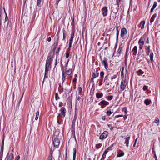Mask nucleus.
Listing matches in <instances>:
<instances>
[{
  "mask_svg": "<svg viewBox=\"0 0 160 160\" xmlns=\"http://www.w3.org/2000/svg\"><path fill=\"white\" fill-rule=\"evenodd\" d=\"M60 143L59 139L58 138H55L53 141V144L54 147H57Z\"/></svg>",
  "mask_w": 160,
  "mask_h": 160,
  "instance_id": "6",
  "label": "nucleus"
},
{
  "mask_svg": "<svg viewBox=\"0 0 160 160\" xmlns=\"http://www.w3.org/2000/svg\"><path fill=\"white\" fill-rule=\"evenodd\" d=\"M104 72L103 71H102L100 73V76H101V78L102 79L103 78V76L104 75Z\"/></svg>",
  "mask_w": 160,
  "mask_h": 160,
  "instance_id": "44",
  "label": "nucleus"
},
{
  "mask_svg": "<svg viewBox=\"0 0 160 160\" xmlns=\"http://www.w3.org/2000/svg\"><path fill=\"white\" fill-rule=\"evenodd\" d=\"M66 76L65 73H62V82H63L66 79Z\"/></svg>",
  "mask_w": 160,
  "mask_h": 160,
  "instance_id": "41",
  "label": "nucleus"
},
{
  "mask_svg": "<svg viewBox=\"0 0 160 160\" xmlns=\"http://www.w3.org/2000/svg\"><path fill=\"white\" fill-rule=\"evenodd\" d=\"M146 39L144 35L141 37L138 42V44L139 45V48L140 50L142 49L144 43V40Z\"/></svg>",
  "mask_w": 160,
  "mask_h": 160,
  "instance_id": "1",
  "label": "nucleus"
},
{
  "mask_svg": "<svg viewBox=\"0 0 160 160\" xmlns=\"http://www.w3.org/2000/svg\"><path fill=\"white\" fill-rule=\"evenodd\" d=\"M101 144L100 143L96 144V148L97 149H99L101 147Z\"/></svg>",
  "mask_w": 160,
  "mask_h": 160,
  "instance_id": "47",
  "label": "nucleus"
},
{
  "mask_svg": "<svg viewBox=\"0 0 160 160\" xmlns=\"http://www.w3.org/2000/svg\"><path fill=\"white\" fill-rule=\"evenodd\" d=\"M124 67H123L122 68V69L121 71V77H124Z\"/></svg>",
  "mask_w": 160,
  "mask_h": 160,
  "instance_id": "36",
  "label": "nucleus"
},
{
  "mask_svg": "<svg viewBox=\"0 0 160 160\" xmlns=\"http://www.w3.org/2000/svg\"><path fill=\"white\" fill-rule=\"evenodd\" d=\"M113 147V144H112L110 145V146L108 148H107L105 151L104 152L107 153L109 151L111 150H112V147Z\"/></svg>",
  "mask_w": 160,
  "mask_h": 160,
  "instance_id": "21",
  "label": "nucleus"
},
{
  "mask_svg": "<svg viewBox=\"0 0 160 160\" xmlns=\"http://www.w3.org/2000/svg\"><path fill=\"white\" fill-rule=\"evenodd\" d=\"M63 106V103L62 102H60L59 104V107H61Z\"/></svg>",
  "mask_w": 160,
  "mask_h": 160,
  "instance_id": "54",
  "label": "nucleus"
},
{
  "mask_svg": "<svg viewBox=\"0 0 160 160\" xmlns=\"http://www.w3.org/2000/svg\"><path fill=\"white\" fill-rule=\"evenodd\" d=\"M102 79L99 81V86H101L102 85Z\"/></svg>",
  "mask_w": 160,
  "mask_h": 160,
  "instance_id": "57",
  "label": "nucleus"
},
{
  "mask_svg": "<svg viewBox=\"0 0 160 160\" xmlns=\"http://www.w3.org/2000/svg\"><path fill=\"white\" fill-rule=\"evenodd\" d=\"M69 56V54L68 53H67L66 54L65 57L66 58H68Z\"/></svg>",
  "mask_w": 160,
  "mask_h": 160,
  "instance_id": "63",
  "label": "nucleus"
},
{
  "mask_svg": "<svg viewBox=\"0 0 160 160\" xmlns=\"http://www.w3.org/2000/svg\"><path fill=\"white\" fill-rule=\"evenodd\" d=\"M72 30L71 31V38H73L74 33L75 32V29L74 28V24L72 23Z\"/></svg>",
  "mask_w": 160,
  "mask_h": 160,
  "instance_id": "9",
  "label": "nucleus"
},
{
  "mask_svg": "<svg viewBox=\"0 0 160 160\" xmlns=\"http://www.w3.org/2000/svg\"><path fill=\"white\" fill-rule=\"evenodd\" d=\"M151 100H149L148 99H146L144 100V102L145 104L147 106L151 102Z\"/></svg>",
  "mask_w": 160,
  "mask_h": 160,
  "instance_id": "29",
  "label": "nucleus"
},
{
  "mask_svg": "<svg viewBox=\"0 0 160 160\" xmlns=\"http://www.w3.org/2000/svg\"><path fill=\"white\" fill-rule=\"evenodd\" d=\"M108 134V132L107 131H104V132L100 135L99 137V139L102 140L105 139L107 137Z\"/></svg>",
  "mask_w": 160,
  "mask_h": 160,
  "instance_id": "2",
  "label": "nucleus"
},
{
  "mask_svg": "<svg viewBox=\"0 0 160 160\" xmlns=\"http://www.w3.org/2000/svg\"><path fill=\"white\" fill-rule=\"evenodd\" d=\"M159 120L158 117H155L154 122L156 123H158V125L159 124Z\"/></svg>",
  "mask_w": 160,
  "mask_h": 160,
  "instance_id": "38",
  "label": "nucleus"
},
{
  "mask_svg": "<svg viewBox=\"0 0 160 160\" xmlns=\"http://www.w3.org/2000/svg\"><path fill=\"white\" fill-rule=\"evenodd\" d=\"M157 6V2H154V4H153L152 7L153 8H155Z\"/></svg>",
  "mask_w": 160,
  "mask_h": 160,
  "instance_id": "50",
  "label": "nucleus"
},
{
  "mask_svg": "<svg viewBox=\"0 0 160 160\" xmlns=\"http://www.w3.org/2000/svg\"><path fill=\"white\" fill-rule=\"evenodd\" d=\"M71 47H72V44H69V47L68 49V51H69L70 50L71 48Z\"/></svg>",
  "mask_w": 160,
  "mask_h": 160,
  "instance_id": "60",
  "label": "nucleus"
},
{
  "mask_svg": "<svg viewBox=\"0 0 160 160\" xmlns=\"http://www.w3.org/2000/svg\"><path fill=\"white\" fill-rule=\"evenodd\" d=\"M148 89V87L146 85H144L143 87V90L144 91Z\"/></svg>",
  "mask_w": 160,
  "mask_h": 160,
  "instance_id": "48",
  "label": "nucleus"
},
{
  "mask_svg": "<svg viewBox=\"0 0 160 160\" xmlns=\"http://www.w3.org/2000/svg\"><path fill=\"white\" fill-rule=\"evenodd\" d=\"M51 63L46 62L45 64V71L46 72H48L49 68H50Z\"/></svg>",
  "mask_w": 160,
  "mask_h": 160,
  "instance_id": "11",
  "label": "nucleus"
},
{
  "mask_svg": "<svg viewBox=\"0 0 160 160\" xmlns=\"http://www.w3.org/2000/svg\"><path fill=\"white\" fill-rule=\"evenodd\" d=\"M117 77V75H113V76H111V77L110 78V80L111 81L110 82V84H112V82L113 81V79H116Z\"/></svg>",
  "mask_w": 160,
  "mask_h": 160,
  "instance_id": "22",
  "label": "nucleus"
},
{
  "mask_svg": "<svg viewBox=\"0 0 160 160\" xmlns=\"http://www.w3.org/2000/svg\"><path fill=\"white\" fill-rule=\"evenodd\" d=\"M73 38H70V39L69 41V44H72V42L73 41Z\"/></svg>",
  "mask_w": 160,
  "mask_h": 160,
  "instance_id": "56",
  "label": "nucleus"
},
{
  "mask_svg": "<svg viewBox=\"0 0 160 160\" xmlns=\"http://www.w3.org/2000/svg\"><path fill=\"white\" fill-rule=\"evenodd\" d=\"M77 150L76 148H74L73 150V160H75Z\"/></svg>",
  "mask_w": 160,
  "mask_h": 160,
  "instance_id": "18",
  "label": "nucleus"
},
{
  "mask_svg": "<svg viewBox=\"0 0 160 160\" xmlns=\"http://www.w3.org/2000/svg\"><path fill=\"white\" fill-rule=\"evenodd\" d=\"M67 33L66 31L63 29V40H64L66 37Z\"/></svg>",
  "mask_w": 160,
  "mask_h": 160,
  "instance_id": "28",
  "label": "nucleus"
},
{
  "mask_svg": "<svg viewBox=\"0 0 160 160\" xmlns=\"http://www.w3.org/2000/svg\"><path fill=\"white\" fill-rule=\"evenodd\" d=\"M123 116L122 115H116L115 116V118H118V117H123Z\"/></svg>",
  "mask_w": 160,
  "mask_h": 160,
  "instance_id": "59",
  "label": "nucleus"
},
{
  "mask_svg": "<svg viewBox=\"0 0 160 160\" xmlns=\"http://www.w3.org/2000/svg\"><path fill=\"white\" fill-rule=\"evenodd\" d=\"M116 29L117 31V33H116V40H118L119 34V27L118 26H117L116 27Z\"/></svg>",
  "mask_w": 160,
  "mask_h": 160,
  "instance_id": "27",
  "label": "nucleus"
},
{
  "mask_svg": "<svg viewBox=\"0 0 160 160\" xmlns=\"http://www.w3.org/2000/svg\"><path fill=\"white\" fill-rule=\"evenodd\" d=\"M127 33V30L126 28H123L121 29L120 36L122 38H123L125 35H126Z\"/></svg>",
  "mask_w": 160,
  "mask_h": 160,
  "instance_id": "5",
  "label": "nucleus"
},
{
  "mask_svg": "<svg viewBox=\"0 0 160 160\" xmlns=\"http://www.w3.org/2000/svg\"><path fill=\"white\" fill-rule=\"evenodd\" d=\"M110 74H108L105 77L104 82H105L106 81L108 80V78H109Z\"/></svg>",
  "mask_w": 160,
  "mask_h": 160,
  "instance_id": "32",
  "label": "nucleus"
},
{
  "mask_svg": "<svg viewBox=\"0 0 160 160\" xmlns=\"http://www.w3.org/2000/svg\"><path fill=\"white\" fill-rule=\"evenodd\" d=\"M102 36H106L107 37H108L109 39L110 38V36L109 35H108V34H107L105 32H104Z\"/></svg>",
  "mask_w": 160,
  "mask_h": 160,
  "instance_id": "45",
  "label": "nucleus"
},
{
  "mask_svg": "<svg viewBox=\"0 0 160 160\" xmlns=\"http://www.w3.org/2000/svg\"><path fill=\"white\" fill-rule=\"evenodd\" d=\"M119 7V5L118 4H115L112 5V8H113V10L115 12H117L118 10V7Z\"/></svg>",
  "mask_w": 160,
  "mask_h": 160,
  "instance_id": "14",
  "label": "nucleus"
},
{
  "mask_svg": "<svg viewBox=\"0 0 160 160\" xmlns=\"http://www.w3.org/2000/svg\"><path fill=\"white\" fill-rule=\"evenodd\" d=\"M124 155V153L122 152V153L118 152L117 154V157H121L123 156Z\"/></svg>",
  "mask_w": 160,
  "mask_h": 160,
  "instance_id": "33",
  "label": "nucleus"
},
{
  "mask_svg": "<svg viewBox=\"0 0 160 160\" xmlns=\"http://www.w3.org/2000/svg\"><path fill=\"white\" fill-rule=\"evenodd\" d=\"M99 75V73L97 72H93L92 73V78H95L96 77H98Z\"/></svg>",
  "mask_w": 160,
  "mask_h": 160,
  "instance_id": "24",
  "label": "nucleus"
},
{
  "mask_svg": "<svg viewBox=\"0 0 160 160\" xmlns=\"http://www.w3.org/2000/svg\"><path fill=\"white\" fill-rule=\"evenodd\" d=\"M47 41L48 42H50L51 41V38L50 37H49L48 38Z\"/></svg>",
  "mask_w": 160,
  "mask_h": 160,
  "instance_id": "64",
  "label": "nucleus"
},
{
  "mask_svg": "<svg viewBox=\"0 0 160 160\" xmlns=\"http://www.w3.org/2000/svg\"><path fill=\"white\" fill-rule=\"evenodd\" d=\"M130 137L129 136L126 138V140L125 142H124V143L126 144V145L127 147H128L129 146V140L130 139Z\"/></svg>",
  "mask_w": 160,
  "mask_h": 160,
  "instance_id": "17",
  "label": "nucleus"
},
{
  "mask_svg": "<svg viewBox=\"0 0 160 160\" xmlns=\"http://www.w3.org/2000/svg\"><path fill=\"white\" fill-rule=\"evenodd\" d=\"M48 72L45 71V75H44V79L43 80V82H42V83H43V82H44V79L45 78H48V76L47 75L48 74Z\"/></svg>",
  "mask_w": 160,
  "mask_h": 160,
  "instance_id": "43",
  "label": "nucleus"
},
{
  "mask_svg": "<svg viewBox=\"0 0 160 160\" xmlns=\"http://www.w3.org/2000/svg\"><path fill=\"white\" fill-rule=\"evenodd\" d=\"M60 50V47L58 48L56 50V52L57 53H58Z\"/></svg>",
  "mask_w": 160,
  "mask_h": 160,
  "instance_id": "55",
  "label": "nucleus"
},
{
  "mask_svg": "<svg viewBox=\"0 0 160 160\" xmlns=\"http://www.w3.org/2000/svg\"><path fill=\"white\" fill-rule=\"evenodd\" d=\"M138 72L139 73H140L141 74H144V72L143 71H142L141 69H139L138 71Z\"/></svg>",
  "mask_w": 160,
  "mask_h": 160,
  "instance_id": "52",
  "label": "nucleus"
},
{
  "mask_svg": "<svg viewBox=\"0 0 160 160\" xmlns=\"http://www.w3.org/2000/svg\"><path fill=\"white\" fill-rule=\"evenodd\" d=\"M55 99L56 100H58L60 99V98L58 95V94L57 93H56L55 94Z\"/></svg>",
  "mask_w": 160,
  "mask_h": 160,
  "instance_id": "37",
  "label": "nucleus"
},
{
  "mask_svg": "<svg viewBox=\"0 0 160 160\" xmlns=\"http://www.w3.org/2000/svg\"><path fill=\"white\" fill-rule=\"evenodd\" d=\"M13 158L14 155L12 153H10L9 155H8V153L6 159V160H13Z\"/></svg>",
  "mask_w": 160,
  "mask_h": 160,
  "instance_id": "10",
  "label": "nucleus"
},
{
  "mask_svg": "<svg viewBox=\"0 0 160 160\" xmlns=\"http://www.w3.org/2000/svg\"><path fill=\"white\" fill-rule=\"evenodd\" d=\"M106 154L107 153H106L104 152L102 155V158L100 160H104L105 158L106 157Z\"/></svg>",
  "mask_w": 160,
  "mask_h": 160,
  "instance_id": "35",
  "label": "nucleus"
},
{
  "mask_svg": "<svg viewBox=\"0 0 160 160\" xmlns=\"http://www.w3.org/2000/svg\"><path fill=\"white\" fill-rule=\"evenodd\" d=\"M108 127L109 128L111 129V130H112L113 128V127L112 126L111 124H108Z\"/></svg>",
  "mask_w": 160,
  "mask_h": 160,
  "instance_id": "53",
  "label": "nucleus"
},
{
  "mask_svg": "<svg viewBox=\"0 0 160 160\" xmlns=\"http://www.w3.org/2000/svg\"><path fill=\"white\" fill-rule=\"evenodd\" d=\"M146 43L147 44H149V38H147V40L146 41Z\"/></svg>",
  "mask_w": 160,
  "mask_h": 160,
  "instance_id": "61",
  "label": "nucleus"
},
{
  "mask_svg": "<svg viewBox=\"0 0 160 160\" xmlns=\"http://www.w3.org/2000/svg\"><path fill=\"white\" fill-rule=\"evenodd\" d=\"M76 119V116H74V119L72 121V125H71L72 127V128H74V127Z\"/></svg>",
  "mask_w": 160,
  "mask_h": 160,
  "instance_id": "25",
  "label": "nucleus"
},
{
  "mask_svg": "<svg viewBox=\"0 0 160 160\" xmlns=\"http://www.w3.org/2000/svg\"><path fill=\"white\" fill-rule=\"evenodd\" d=\"M3 151V148H1V151L0 152V156H1V157H2Z\"/></svg>",
  "mask_w": 160,
  "mask_h": 160,
  "instance_id": "42",
  "label": "nucleus"
},
{
  "mask_svg": "<svg viewBox=\"0 0 160 160\" xmlns=\"http://www.w3.org/2000/svg\"><path fill=\"white\" fill-rule=\"evenodd\" d=\"M60 111L61 112V113L62 114V115L63 117H65L66 112V109L64 107L62 108L60 110Z\"/></svg>",
  "mask_w": 160,
  "mask_h": 160,
  "instance_id": "12",
  "label": "nucleus"
},
{
  "mask_svg": "<svg viewBox=\"0 0 160 160\" xmlns=\"http://www.w3.org/2000/svg\"><path fill=\"white\" fill-rule=\"evenodd\" d=\"M150 47H151L150 45H148V46H145V49L146 50V53L147 56H148L150 54Z\"/></svg>",
  "mask_w": 160,
  "mask_h": 160,
  "instance_id": "8",
  "label": "nucleus"
},
{
  "mask_svg": "<svg viewBox=\"0 0 160 160\" xmlns=\"http://www.w3.org/2000/svg\"><path fill=\"white\" fill-rule=\"evenodd\" d=\"M5 137V136H4V135L3 134V138H2V145L1 148H3L4 142Z\"/></svg>",
  "mask_w": 160,
  "mask_h": 160,
  "instance_id": "40",
  "label": "nucleus"
},
{
  "mask_svg": "<svg viewBox=\"0 0 160 160\" xmlns=\"http://www.w3.org/2000/svg\"><path fill=\"white\" fill-rule=\"evenodd\" d=\"M145 23V21H142L140 22L139 25L141 27V29H143L144 28Z\"/></svg>",
  "mask_w": 160,
  "mask_h": 160,
  "instance_id": "20",
  "label": "nucleus"
},
{
  "mask_svg": "<svg viewBox=\"0 0 160 160\" xmlns=\"http://www.w3.org/2000/svg\"><path fill=\"white\" fill-rule=\"evenodd\" d=\"M42 0H37V5L38 6H39L41 4Z\"/></svg>",
  "mask_w": 160,
  "mask_h": 160,
  "instance_id": "49",
  "label": "nucleus"
},
{
  "mask_svg": "<svg viewBox=\"0 0 160 160\" xmlns=\"http://www.w3.org/2000/svg\"><path fill=\"white\" fill-rule=\"evenodd\" d=\"M112 113V112H111V111L109 110H108L106 112V114L107 116H110V115Z\"/></svg>",
  "mask_w": 160,
  "mask_h": 160,
  "instance_id": "39",
  "label": "nucleus"
},
{
  "mask_svg": "<svg viewBox=\"0 0 160 160\" xmlns=\"http://www.w3.org/2000/svg\"><path fill=\"white\" fill-rule=\"evenodd\" d=\"M153 53L152 52H151L150 55V57L151 61V62L152 63V65H153V62H154V61L153 59Z\"/></svg>",
  "mask_w": 160,
  "mask_h": 160,
  "instance_id": "16",
  "label": "nucleus"
},
{
  "mask_svg": "<svg viewBox=\"0 0 160 160\" xmlns=\"http://www.w3.org/2000/svg\"><path fill=\"white\" fill-rule=\"evenodd\" d=\"M102 12L103 17H105L107 16L108 9L106 7L104 6L102 8Z\"/></svg>",
  "mask_w": 160,
  "mask_h": 160,
  "instance_id": "7",
  "label": "nucleus"
},
{
  "mask_svg": "<svg viewBox=\"0 0 160 160\" xmlns=\"http://www.w3.org/2000/svg\"><path fill=\"white\" fill-rule=\"evenodd\" d=\"M53 60L51 56L48 55L47 57L46 62L51 63Z\"/></svg>",
  "mask_w": 160,
  "mask_h": 160,
  "instance_id": "15",
  "label": "nucleus"
},
{
  "mask_svg": "<svg viewBox=\"0 0 160 160\" xmlns=\"http://www.w3.org/2000/svg\"><path fill=\"white\" fill-rule=\"evenodd\" d=\"M101 60L102 61L101 62L102 63L103 65L105 68L106 69H107L108 67V60L107 59V58L105 57L103 60H102V59H101Z\"/></svg>",
  "mask_w": 160,
  "mask_h": 160,
  "instance_id": "3",
  "label": "nucleus"
},
{
  "mask_svg": "<svg viewBox=\"0 0 160 160\" xmlns=\"http://www.w3.org/2000/svg\"><path fill=\"white\" fill-rule=\"evenodd\" d=\"M113 98V96L112 95L108 96V100H111Z\"/></svg>",
  "mask_w": 160,
  "mask_h": 160,
  "instance_id": "46",
  "label": "nucleus"
},
{
  "mask_svg": "<svg viewBox=\"0 0 160 160\" xmlns=\"http://www.w3.org/2000/svg\"><path fill=\"white\" fill-rule=\"evenodd\" d=\"M101 104L105 106L108 105L109 104V102L104 100H102L98 104L99 105H100Z\"/></svg>",
  "mask_w": 160,
  "mask_h": 160,
  "instance_id": "13",
  "label": "nucleus"
},
{
  "mask_svg": "<svg viewBox=\"0 0 160 160\" xmlns=\"http://www.w3.org/2000/svg\"><path fill=\"white\" fill-rule=\"evenodd\" d=\"M64 68L63 67H62V73H65V72H64Z\"/></svg>",
  "mask_w": 160,
  "mask_h": 160,
  "instance_id": "58",
  "label": "nucleus"
},
{
  "mask_svg": "<svg viewBox=\"0 0 160 160\" xmlns=\"http://www.w3.org/2000/svg\"><path fill=\"white\" fill-rule=\"evenodd\" d=\"M39 110H38L35 113V119L36 120H37L38 118V116L39 115Z\"/></svg>",
  "mask_w": 160,
  "mask_h": 160,
  "instance_id": "31",
  "label": "nucleus"
},
{
  "mask_svg": "<svg viewBox=\"0 0 160 160\" xmlns=\"http://www.w3.org/2000/svg\"><path fill=\"white\" fill-rule=\"evenodd\" d=\"M156 16V14H155L151 17L150 21V23H152L154 22Z\"/></svg>",
  "mask_w": 160,
  "mask_h": 160,
  "instance_id": "19",
  "label": "nucleus"
},
{
  "mask_svg": "<svg viewBox=\"0 0 160 160\" xmlns=\"http://www.w3.org/2000/svg\"><path fill=\"white\" fill-rule=\"evenodd\" d=\"M122 112H125L126 114H127L128 113V111L127 110V108L126 107H124L122 108Z\"/></svg>",
  "mask_w": 160,
  "mask_h": 160,
  "instance_id": "34",
  "label": "nucleus"
},
{
  "mask_svg": "<svg viewBox=\"0 0 160 160\" xmlns=\"http://www.w3.org/2000/svg\"><path fill=\"white\" fill-rule=\"evenodd\" d=\"M122 0H117L116 4H118L119 5V4L120 2V1H122Z\"/></svg>",
  "mask_w": 160,
  "mask_h": 160,
  "instance_id": "62",
  "label": "nucleus"
},
{
  "mask_svg": "<svg viewBox=\"0 0 160 160\" xmlns=\"http://www.w3.org/2000/svg\"><path fill=\"white\" fill-rule=\"evenodd\" d=\"M132 52H133L134 53H135V55H136L137 52V46H135L133 49L132 50Z\"/></svg>",
  "mask_w": 160,
  "mask_h": 160,
  "instance_id": "30",
  "label": "nucleus"
},
{
  "mask_svg": "<svg viewBox=\"0 0 160 160\" xmlns=\"http://www.w3.org/2000/svg\"><path fill=\"white\" fill-rule=\"evenodd\" d=\"M72 73V70L71 69H69L65 72V74L67 75H70Z\"/></svg>",
  "mask_w": 160,
  "mask_h": 160,
  "instance_id": "26",
  "label": "nucleus"
},
{
  "mask_svg": "<svg viewBox=\"0 0 160 160\" xmlns=\"http://www.w3.org/2000/svg\"><path fill=\"white\" fill-rule=\"evenodd\" d=\"M78 89L79 93H80L82 92V88L81 87H79Z\"/></svg>",
  "mask_w": 160,
  "mask_h": 160,
  "instance_id": "51",
  "label": "nucleus"
},
{
  "mask_svg": "<svg viewBox=\"0 0 160 160\" xmlns=\"http://www.w3.org/2000/svg\"><path fill=\"white\" fill-rule=\"evenodd\" d=\"M103 96V94L102 93H96V97L98 98H102Z\"/></svg>",
  "mask_w": 160,
  "mask_h": 160,
  "instance_id": "23",
  "label": "nucleus"
},
{
  "mask_svg": "<svg viewBox=\"0 0 160 160\" xmlns=\"http://www.w3.org/2000/svg\"><path fill=\"white\" fill-rule=\"evenodd\" d=\"M126 81L125 80H122L121 82L120 85V89L121 91L124 90L126 87Z\"/></svg>",
  "mask_w": 160,
  "mask_h": 160,
  "instance_id": "4",
  "label": "nucleus"
}]
</instances>
